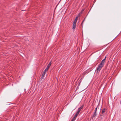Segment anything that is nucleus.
<instances>
[{
  "label": "nucleus",
  "instance_id": "f03ea898",
  "mask_svg": "<svg viewBox=\"0 0 121 121\" xmlns=\"http://www.w3.org/2000/svg\"><path fill=\"white\" fill-rule=\"evenodd\" d=\"M103 66L99 64L97 67V72H99V71L101 70L102 68L103 67Z\"/></svg>",
  "mask_w": 121,
  "mask_h": 121
},
{
  "label": "nucleus",
  "instance_id": "9d476101",
  "mask_svg": "<svg viewBox=\"0 0 121 121\" xmlns=\"http://www.w3.org/2000/svg\"><path fill=\"white\" fill-rule=\"evenodd\" d=\"M76 118L75 117H74L73 118V119H72V120H74V121L76 119Z\"/></svg>",
  "mask_w": 121,
  "mask_h": 121
},
{
  "label": "nucleus",
  "instance_id": "2eb2a0df",
  "mask_svg": "<svg viewBox=\"0 0 121 121\" xmlns=\"http://www.w3.org/2000/svg\"><path fill=\"white\" fill-rule=\"evenodd\" d=\"M96 0H94V2H95V1H96Z\"/></svg>",
  "mask_w": 121,
  "mask_h": 121
},
{
  "label": "nucleus",
  "instance_id": "39448f33",
  "mask_svg": "<svg viewBox=\"0 0 121 121\" xmlns=\"http://www.w3.org/2000/svg\"><path fill=\"white\" fill-rule=\"evenodd\" d=\"M105 59H103L101 61V62L100 63L99 65L104 66V64L105 62Z\"/></svg>",
  "mask_w": 121,
  "mask_h": 121
},
{
  "label": "nucleus",
  "instance_id": "f3484780",
  "mask_svg": "<svg viewBox=\"0 0 121 121\" xmlns=\"http://www.w3.org/2000/svg\"><path fill=\"white\" fill-rule=\"evenodd\" d=\"M74 121V120H72L71 121Z\"/></svg>",
  "mask_w": 121,
  "mask_h": 121
},
{
  "label": "nucleus",
  "instance_id": "ddd939ff",
  "mask_svg": "<svg viewBox=\"0 0 121 121\" xmlns=\"http://www.w3.org/2000/svg\"><path fill=\"white\" fill-rule=\"evenodd\" d=\"M77 115H75V116L74 117L75 118H76L77 117Z\"/></svg>",
  "mask_w": 121,
  "mask_h": 121
},
{
  "label": "nucleus",
  "instance_id": "dca6fc26",
  "mask_svg": "<svg viewBox=\"0 0 121 121\" xmlns=\"http://www.w3.org/2000/svg\"><path fill=\"white\" fill-rule=\"evenodd\" d=\"M74 121V120H72L71 121Z\"/></svg>",
  "mask_w": 121,
  "mask_h": 121
},
{
  "label": "nucleus",
  "instance_id": "9b49d317",
  "mask_svg": "<svg viewBox=\"0 0 121 121\" xmlns=\"http://www.w3.org/2000/svg\"><path fill=\"white\" fill-rule=\"evenodd\" d=\"M79 113L77 112L76 113L75 115H77V116H78V114Z\"/></svg>",
  "mask_w": 121,
  "mask_h": 121
},
{
  "label": "nucleus",
  "instance_id": "1a4fd4ad",
  "mask_svg": "<svg viewBox=\"0 0 121 121\" xmlns=\"http://www.w3.org/2000/svg\"><path fill=\"white\" fill-rule=\"evenodd\" d=\"M97 108H98V107L97 106L95 108V112H96V111H97Z\"/></svg>",
  "mask_w": 121,
  "mask_h": 121
},
{
  "label": "nucleus",
  "instance_id": "a211bd4d",
  "mask_svg": "<svg viewBox=\"0 0 121 121\" xmlns=\"http://www.w3.org/2000/svg\"><path fill=\"white\" fill-rule=\"evenodd\" d=\"M83 22V21H82V24Z\"/></svg>",
  "mask_w": 121,
  "mask_h": 121
},
{
  "label": "nucleus",
  "instance_id": "f257e3e1",
  "mask_svg": "<svg viewBox=\"0 0 121 121\" xmlns=\"http://www.w3.org/2000/svg\"><path fill=\"white\" fill-rule=\"evenodd\" d=\"M51 61L50 62L48 65L47 67L46 68V69H45V70H44L43 72V73L42 74V77H43L44 76V75L45 74V73H46V72L48 70V69L51 66Z\"/></svg>",
  "mask_w": 121,
  "mask_h": 121
},
{
  "label": "nucleus",
  "instance_id": "7ed1b4c3",
  "mask_svg": "<svg viewBox=\"0 0 121 121\" xmlns=\"http://www.w3.org/2000/svg\"><path fill=\"white\" fill-rule=\"evenodd\" d=\"M83 11L82 10L81 11V13H79L78 15V16H77V17H76L75 19L74 20L73 22H75V23H76L77 22V20L78 18V17H79L80 15L81 14V13H82Z\"/></svg>",
  "mask_w": 121,
  "mask_h": 121
},
{
  "label": "nucleus",
  "instance_id": "6e6552de",
  "mask_svg": "<svg viewBox=\"0 0 121 121\" xmlns=\"http://www.w3.org/2000/svg\"><path fill=\"white\" fill-rule=\"evenodd\" d=\"M83 107V105H82V106H81V107L78 109V111L77 112H78L79 113L80 112L81 109Z\"/></svg>",
  "mask_w": 121,
  "mask_h": 121
},
{
  "label": "nucleus",
  "instance_id": "4468645a",
  "mask_svg": "<svg viewBox=\"0 0 121 121\" xmlns=\"http://www.w3.org/2000/svg\"><path fill=\"white\" fill-rule=\"evenodd\" d=\"M106 56L105 57V58L104 59H105V60H106Z\"/></svg>",
  "mask_w": 121,
  "mask_h": 121
},
{
  "label": "nucleus",
  "instance_id": "20e7f679",
  "mask_svg": "<svg viewBox=\"0 0 121 121\" xmlns=\"http://www.w3.org/2000/svg\"><path fill=\"white\" fill-rule=\"evenodd\" d=\"M105 111V108L103 109L102 110V113L101 114L100 116L101 118H103V115H104V113Z\"/></svg>",
  "mask_w": 121,
  "mask_h": 121
},
{
  "label": "nucleus",
  "instance_id": "f8f14e48",
  "mask_svg": "<svg viewBox=\"0 0 121 121\" xmlns=\"http://www.w3.org/2000/svg\"><path fill=\"white\" fill-rule=\"evenodd\" d=\"M77 115H75V116L74 117L75 118H76L77 117Z\"/></svg>",
  "mask_w": 121,
  "mask_h": 121
},
{
  "label": "nucleus",
  "instance_id": "0eeeda50",
  "mask_svg": "<svg viewBox=\"0 0 121 121\" xmlns=\"http://www.w3.org/2000/svg\"><path fill=\"white\" fill-rule=\"evenodd\" d=\"M96 115V112L94 111L93 114L92 116V118L95 117Z\"/></svg>",
  "mask_w": 121,
  "mask_h": 121
},
{
  "label": "nucleus",
  "instance_id": "423d86ee",
  "mask_svg": "<svg viewBox=\"0 0 121 121\" xmlns=\"http://www.w3.org/2000/svg\"><path fill=\"white\" fill-rule=\"evenodd\" d=\"M76 23L75 22H73V30H74L75 28L76 27Z\"/></svg>",
  "mask_w": 121,
  "mask_h": 121
}]
</instances>
